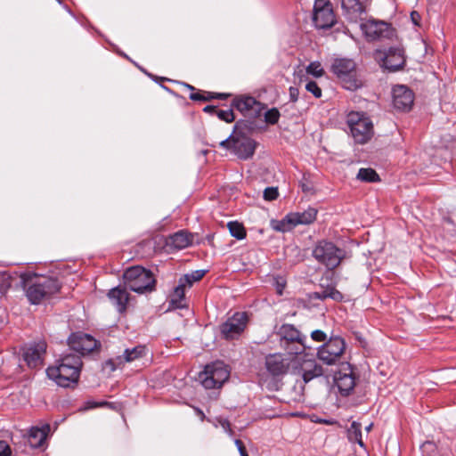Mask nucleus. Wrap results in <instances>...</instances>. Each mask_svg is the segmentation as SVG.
<instances>
[{"label": "nucleus", "instance_id": "nucleus-31", "mask_svg": "<svg viewBox=\"0 0 456 456\" xmlns=\"http://www.w3.org/2000/svg\"><path fill=\"white\" fill-rule=\"evenodd\" d=\"M229 232L232 237L237 240H243L246 238L247 232L242 224L237 221H231L227 224Z\"/></svg>", "mask_w": 456, "mask_h": 456}, {"label": "nucleus", "instance_id": "nucleus-46", "mask_svg": "<svg viewBox=\"0 0 456 456\" xmlns=\"http://www.w3.org/2000/svg\"><path fill=\"white\" fill-rule=\"evenodd\" d=\"M313 421L316 422V423H322V424H326V425H334L337 423V421L335 419H319L317 418L316 419H313Z\"/></svg>", "mask_w": 456, "mask_h": 456}, {"label": "nucleus", "instance_id": "nucleus-15", "mask_svg": "<svg viewBox=\"0 0 456 456\" xmlns=\"http://www.w3.org/2000/svg\"><path fill=\"white\" fill-rule=\"evenodd\" d=\"M291 361L290 355L281 353L270 354L265 357V369L273 377L283 376L288 372Z\"/></svg>", "mask_w": 456, "mask_h": 456}, {"label": "nucleus", "instance_id": "nucleus-25", "mask_svg": "<svg viewBox=\"0 0 456 456\" xmlns=\"http://www.w3.org/2000/svg\"><path fill=\"white\" fill-rule=\"evenodd\" d=\"M279 335L281 341L297 342L301 346V351L305 350L304 345L305 337L301 335L300 331L292 324H283L279 330Z\"/></svg>", "mask_w": 456, "mask_h": 456}, {"label": "nucleus", "instance_id": "nucleus-7", "mask_svg": "<svg viewBox=\"0 0 456 456\" xmlns=\"http://www.w3.org/2000/svg\"><path fill=\"white\" fill-rule=\"evenodd\" d=\"M345 255L344 249L325 240L318 241L313 249L314 259L330 270L338 267Z\"/></svg>", "mask_w": 456, "mask_h": 456}, {"label": "nucleus", "instance_id": "nucleus-37", "mask_svg": "<svg viewBox=\"0 0 456 456\" xmlns=\"http://www.w3.org/2000/svg\"><path fill=\"white\" fill-rule=\"evenodd\" d=\"M305 89L307 92L313 94V95L315 98H321L322 97V89L318 86V84L315 81H308L305 85Z\"/></svg>", "mask_w": 456, "mask_h": 456}, {"label": "nucleus", "instance_id": "nucleus-38", "mask_svg": "<svg viewBox=\"0 0 456 456\" xmlns=\"http://www.w3.org/2000/svg\"><path fill=\"white\" fill-rule=\"evenodd\" d=\"M191 101L208 102L214 99V93L205 92V94L200 93H191L190 94Z\"/></svg>", "mask_w": 456, "mask_h": 456}, {"label": "nucleus", "instance_id": "nucleus-32", "mask_svg": "<svg viewBox=\"0 0 456 456\" xmlns=\"http://www.w3.org/2000/svg\"><path fill=\"white\" fill-rule=\"evenodd\" d=\"M356 177L357 179L367 183H374L379 181V175L372 168H360Z\"/></svg>", "mask_w": 456, "mask_h": 456}, {"label": "nucleus", "instance_id": "nucleus-44", "mask_svg": "<svg viewBox=\"0 0 456 456\" xmlns=\"http://www.w3.org/2000/svg\"><path fill=\"white\" fill-rule=\"evenodd\" d=\"M289 100H290V102H296L298 100V96H299L298 89L297 87L290 86L289 88Z\"/></svg>", "mask_w": 456, "mask_h": 456}, {"label": "nucleus", "instance_id": "nucleus-43", "mask_svg": "<svg viewBox=\"0 0 456 456\" xmlns=\"http://www.w3.org/2000/svg\"><path fill=\"white\" fill-rule=\"evenodd\" d=\"M274 285H275L277 293L279 295H281L282 292H283V289H284V288L286 286L285 281L282 278H281V277L276 278Z\"/></svg>", "mask_w": 456, "mask_h": 456}, {"label": "nucleus", "instance_id": "nucleus-36", "mask_svg": "<svg viewBox=\"0 0 456 456\" xmlns=\"http://www.w3.org/2000/svg\"><path fill=\"white\" fill-rule=\"evenodd\" d=\"M280 116L281 115H280L278 109L272 108V109L268 110L267 111H265V121L267 124L275 125L276 123H278Z\"/></svg>", "mask_w": 456, "mask_h": 456}, {"label": "nucleus", "instance_id": "nucleus-41", "mask_svg": "<svg viewBox=\"0 0 456 456\" xmlns=\"http://www.w3.org/2000/svg\"><path fill=\"white\" fill-rule=\"evenodd\" d=\"M311 338L316 342H324L327 338V335L321 330L312 331Z\"/></svg>", "mask_w": 456, "mask_h": 456}, {"label": "nucleus", "instance_id": "nucleus-50", "mask_svg": "<svg viewBox=\"0 0 456 456\" xmlns=\"http://www.w3.org/2000/svg\"><path fill=\"white\" fill-rule=\"evenodd\" d=\"M195 411H196L197 415L200 418L201 420L205 419V414L200 409L195 408Z\"/></svg>", "mask_w": 456, "mask_h": 456}, {"label": "nucleus", "instance_id": "nucleus-42", "mask_svg": "<svg viewBox=\"0 0 456 456\" xmlns=\"http://www.w3.org/2000/svg\"><path fill=\"white\" fill-rule=\"evenodd\" d=\"M12 449L7 442L0 440V456H11Z\"/></svg>", "mask_w": 456, "mask_h": 456}, {"label": "nucleus", "instance_id": "nucleus-12", "mask_svg": "<svg viewBox=\"0 0 456 456\" xmlns=\"http://www.w3.org/2000/svg\"><path fill=\"white\" fill-rule=\"evenodd\" d=\"M316 216L317 210L314 208H309L303 212L289 213L275 226V229L284 232L297 224H309L316 219Z\"/></svg>", "mask_w": 456, "mask_h": 456}, {"label": "nucleus", "instance_id": "nucleus-39", "mask_svg": "<svg viewBox=\"0 0 456 456\" xmlns=\"http://www.w3.org/2000/svg\"><path fill=\"white\" fill-rule=\"evenodd\" d=\"M217 421L219 423V425L222 427V428L224 429V431L229 436H233L234 435V432L233 430L231 428V423L229 422L228 419H223V418H219L217 419Z\"/></svg>", "mask_w": 456, "mask_h": 456}, {"label": "nucleus", "instance_id": "nucleus-17", "mask_svg": "<svg viewBox=\"0 0 456 456\" xmlns=\"http://www.w3.org/2000/svg\"><path fill=\"white\" fill-rule=\"evenodd\" d=\"M393 106L400 111H409L414 102L413 92L403 85H397L392 90Z\"/></svg>", "mask_w": 456, "mask_h": 456}, {"label": "nucleus", "instance_id": "nucleus-21", "mask_svg": "<svg viewBox=\"0 0 456 456\" xmlns=\"http://www.w3.org/2000/svg\"><path fill=\"white\" fill-rule=\"evenodd\" d=\"M365 3L366 0H341L344 14L349 20L357 22L366 12Z\"/></svg>", "mask_w": 456, "mask_h": 456}, {"label": "nucleus", "instance_id": "nucleus-30", "mask_svg": "<svg viewBox=\"0 0 456 456\" xmlns=\"http://www.w3.org/2000/svg\"><path fill=\"white\" fill-rule=\"evenodd\" d=\"M347 438L351 443H357L361 447H365L362 438V425L359 422L353 421L347 429Z\"/></svg>", "mask_w": 456, "mask_h": 456}, {"label": "nucleus", "instance_id": "nucleus-10", "mask_svg": "<svg viewBox=\"0 0 456 456\" xmlns=\"http://www.w3.org/2000/svg\"><path fill=\"white\" fill-rule=\"evenodd\" d=\"M248 317L245 312H236L219 327L222 337L226 340L237 339L245 330Z\"/></svg>", "mask_w": 456, "mask_h": 456}, {"label": "nucleus", "instance_id": "nucleus-53", "mask_svg": "<svg viewBox=\"0 0 456 456\" xmlns=\"http://www.w3.org/2000/svg\"><path fill=\"white\" fill-rule=\"evenodd\" d=\"M372 428V423H370L369 426L365 428L366 431L369 432Z\"/></svg>", "mask_w": 456, "mask_h": 456}, {"label": "nucleus", "instance_id": "nucleus-13", "mask_svg": "<svg viewBox=\"0 0 456 456\" xmlns=\"http://www.w3.org/2000/svg\"><path fill=\"white\" fill-rule=\"evenodd\" d=\"M68 344L71 350L80 355L88 354L100 346L93 336L80 331L72 333L68 338Z\"/></svg>", "mask_w": 456, "mask_h": 456}, {"label": "nucleus", "instance_id": "nucleus-29", "mask_svg": "<svg viewBox=\"0 0 456 456\" xmlns=\"http://www.w3.org/2000/svg\"><path fill=\"white\" fill-rule=\"evenodd\" d=\"M312 297L320 300L331 298L337 302L343 300L342 293L332 286L322 289L321 291L314 292Z\"/></svg>", "mask_w": 456, "mask_h": 456}, {"label": "nucleus", "instance_id": "nucleus-52", "mask_svg": "<svg viewBox=\"0 0 456 456\" xmlns=\"http://www.w3.org/2000/svg\"><path fill=\"white\" fill-rule=\"evenodd\" d=\"M184 86H185L189 90H191V91H194V90H195L194 86H191V85H189V84H184Z\"/></svg>", "mask_w": 456, "mask_h": 456}, {"label": "nucleus", "instance_id": "nucleus-23", "mask_svg": "<svg viewBox=\"0 0 456 456\" xmlns=\"http://www.w3.org/2000/svg\"><path fill=\"white\" fill-rule=\"evenodd\" d=\"M405 59L403 52L399 48H390L383 59V67L389 71H396L403 68Z\"/></svg>", "mask_w": 456, "mask_h": 456}, {"label": "nucleus", "instance_id": "nucleus-8", "mask_svg": "<svg viewBox=\"0 0 456 456\" xmlns=\"http://www.w3.org/2000/svg\"><path fill=\"white\" fill-rule=\"evenodd\" d=\"M230 377V371L223 362H215L206 365L199 374V380L206 389L221 387Z\"/></svg>", "mask_w": 456, "mask_h": 456}, {"label": "nucleus", "instance_id": "nucleus-11", "mask_svg": "<svg viewBox=\"0 0 456 456\" xmlns=\"http://www.w3.org/2000/svg\"><path fill=\"white\" fill-rule=\"evenodd\" d=\"M313 21L317 28L322 29L331 28L335 24V14L329 0H315Z\"/></svg>", "mask_w": 456, "mask_h": 456}, {"label": "nucleus", "instance_id": "nucleus-4", "mask_svg": "<svg viewBox=\"0 0 456 456\" xmlns=\"http://www.w3.org/2000/svg\"><path fill=\"white\" fill-rule=\"evenodd\" d=\"M238 123L234 126L233 133L220 142V146L232 151L239 159H250L256 150V142L245 133L239 131Z\"/></svg>", "mask_w": 456, "mask_h": 456}, {"label": "nucleus", "instance_id": "nucleus-16", "mask_svg": "<svg viewBox=\"0 0 456 456\" xmlns=\"http://www.w3.org/2000/svg\"><path fill=\"white\" fill-rule=\"evenodd\" d=\"M232 107L238 110L245 117L256 118L260 116L265 105L252 96H240L233 99Z\"/></svg>", "mask_w": 456, "mask_h": 456}, {"label": "nucleus", "instance_id": "nucleus-35", "mask_svg": "<svg viewBox=\"0 0 456 456\" xmlns=\"http://www.w3.org/2000/svg\"><path fill=\"white\" fill-rule=\"evenodd\" d=\"M307 74H311L315 77H321L324 74V70L319 61H313L306 67Z\"/></svg>", "mask_w": 456, "mask_h": 456}, {"label": "nucleus", "instance_id": "nucleus-2", "mask_svg": "<svg viewBox=\"0 0 456 456\" xmlns=\"http://www.w3.org/2000/svg\"><path fill=\"white\" fill-rule=\"evenodd\" d=\"M82 365L80 355L67 354L62 355L55 365L49 366L46 374L58 386L69 387L72 384L77 383Z\"/></svg>", "mask_w": 456, "mask_h": 456}, {"label": "nucleus", "instance_id": "nucleus-14", "mask_svg": "<svg viewBox=\"0 0 456 456\" xmlns=\"http://www.w3.org/2000/svg\"><path fill=\"white\" fill-rule=\"evenodd\" d=\"M296 370L301 375L305 383H308L312 379L321 377L323 374L322 367L318 364L315 359L306 358L305 355H298L296 357Z\"/></svg>", "mask_w": 456, "mask_h": 456}, {"label": "nucleus", "instance_id": "nucleus-48", "mask_svg": "<svg viewBox=\"0 0 456 456\" xmlns=\"http://www.w3.org/2000/svg\"><path fill=\"white\" fill-rule=\"evenodd\" d=\"M234 444H235L239 452H241L242 451L246 450L243 443L240 439H235Z\"/></svg>", "mask_w": 456, "mask_h": 456}, {"label": "nucleus", "instance_id": "nucleus-18", "mask_svg": "<svg viewBox=\"0 0 456 456\" xmlns=\"http://www.w3.org/2000/svg\"><path fill=\"white\" fill-rule=\"evenodd\" d=\"M361 30L368 41L388 37L391 34L388 23L384 21L368 20L361 24Z\"/></svg>", "mask_w": 456, "mask_h": 456}, {"label": "nucleus", "instance_id": "nucleus-40", "mask_svg": "<svg viewBox=\"0 0 456 456\" xmlns=\"http://www.w3.org/2000/svg\"><path fill=\"white\" fill-rule=\"evenodd\" d=\"M278 190L274 187H268L264 191V199L265 200H273L278 197Z\"/></svg>", "mask_w": 456, "mask_h": 456}, {"label": "nucleus", "instance_id": "nucleus-51", "mask_svg": "<svg viewBox=\"0 0 456 456\" xmlns=\"http://www.w3.org/2000/svg\"><path fill=\"white\" fill-rule=\"evenodd\" d=\"M434 444L430 443V442H427L423 444V448H426V447H434Z\"/></svg>", "mask_w": 456, "mask_h": 456}, {"label": "nucleus", "instance_id": "nucleus-6", "mask_svg": "<svg viewBox=\"0 0 456 456\" xmlns=\"http://www.w3.org/2000/svg\"><path fill=\"white\" fill-rule=\"evenodd\" d=\"M346 123L355 142L363 144L371 138L373 124L364 112H349L346 116Z\"/></svg>", "mask_w": 456, "mask_h": 456}, {"label": "nucleus", "instance_id": "nucleus-55", "mask_svg": "<svg viewBox=\"0 0 456 456\" xmlns=\"http://www.w3.org/2000/svg\"><path fill=\"white\" fill-rule=\"evenodd\" d=\"M303 191H307V186L303 185Z\"/></svg>", "mask_w": 456, "mask_h": 456}, {"label": "nucleus", "instance_id": "nucleus-22", "mask_svg": "<svg viewBox=\"0 0 456 456\" xmlns=\"http://www.w3.org/2000/svg\"><path fill=\"white\" fill-rule=\"evenodd\" d=\"M144 352L145 346H137L131 349L127 348L125 350L123 355L118 356L116 359H110L105 364L111 371H114L118 365L141 358L144 354Z\"/></svg>", "mask_w": 456, "mask_h": 456}, {"label": "nucleus", "instance_id": "nucleus-9", "mask_svg": "<svg viewBox=\"0 0 456 456\" xmlns=\"http://www.w3.org/2000/svg\"><path fill=\"white\" fill-rule=\"evenodd\" d=\"M346 350V342L340 337H332L317 351V356L320 361L327 365H334L341 361Z\"/></svg>", "mask_w": 456, "mask_h": 456}, {"label": "nucleus", "instance_id": "nucleus-47", "mask_svg": "<svg viewBox=\"0 0 456 456\" xmlns=\"http://www.w3.org/2000/svg\"><path fill=\"white\" fill-rule=\"evenodd\" d=\"M216 110H217V108L216 106H213V105H207L203 109L204 112L208 113L210 115H216Z\"/></svg>", "mask_w": 456, "mask_h": 456}, {"label": "nucleus", "instance_id": "nucleus-19", "mask_svg": "<svg viewBox=\"0 0 456 456\" xmlns=\"http://www.w3.org/2000/svg\"><path fill=\"white\" fill-rule=\"evenodd\" d=\"M46 350V343L39 341L27 347L23 353L24 361L30 368H37L43 363V355Z\"/></svg>", "mask_w": 456, "mask_h": 456}, {"label": "nucleus", "instance_id": "nucleus-49", "mask_svg": "<svg viewBox=\"0 0 456 456\" xmlns=\"http://www.w3.org/2000/svg\"><path fill=\"white\" fill-rule=\"evenodd\" d=\"M228 97H229L228 94H224V93L214 94V99L225 100Z\"/></svg>", "mask_w": 456, "mask_h": 456}, {"label": "nucleus", "instance_id": "nucleus-33", "mask_svg": "<svg viewBox=\"0 0 456 456\" xmlns=\"http://www.w3.org/2000/svg\"><path fill=\"white\" fill-rule=\"evenodd\" d=\"M206 274L205 270H196L191 272V273L184 274L183 277L180 278V281H183L185 283V286L191 287L193 282L200 281L204 275Z\"/></svg>", "mask_w": 456, "mask_h": 456}, {"label": "nucleus", "instance_id": "nucleus-34", "mask_svg": "<svg viewBox=\"0 0 456 456\" xmlns=\"http://www.w3.org/2000/svg\"><path fill=\"white\" fill-rule=\"evenodd\" d=\"M220 120L231 123L235 119L232 109L219 110L217 109L216 115Z\"/></svg>", "mask_w": 456, "mask_h": 456}, {"label": "nucleus", "instance_id": "nucleus-27", "mask_svg": "<svg viewBox=\"0 0 456 456\" xmlns=\"http://www.w3.org/2000/svg\"><path fill=\"white\" fill-rule=\"evenodd\" d=\"M49 430V425H45L42 428L32 427L29 430L28 438L30 446L33 448H39L42 446L46 439Z\"/></svg>", "mask_w": 456, "mask_h": 456}, {"label": "nucleus", "instance_id": "nucleus-5", "mask_svg": "<svg viewBox=\"0 0 456 456\" xmlns=\"http://www.w3.org/2000/svg\"><path fill=\"white\" fill-rule=\"evenodd\" d=\"M330 69L344 88L354 91L362 86L361 80L357 77L355 62L352 59H335Z\"/></svg>", "mask_w": 456, "mask_h": 456}, {"label": "nucleus", "instance_id": "nucleus-1", "mask_svg": "<svg viewBox=\"0 0 456 456\" xmlns=\"http://www.w3.org/2000/svg\"><path fill=\"white\" fill-rule=\"evenodd\" d=\"M20 279L25 295L32 305L49 299L61 289V283L54 277L24 272L20 274Z\"/></svg>", "mask_w": 456, "mask_h": 456}, {"label": "nucleus", "instance_id": "nucleus-26", "mask_svg": "<svg viewBox=\"0 0 456 456\" xmlns=\"http://www.w3.org/2000/svg\"><path fill=\"white\" fill-rule=\"evenodd\" d=\"M192 243V235L184 231H179L168 237L167 245L176 249H183Z\"/></svg>", "mask_w": 456, "mask_h": 456}, {"label": "nucleus", "instance_id": "nucleus-28", "mask_svg": "<svg viewBox=\"0 0 456 456\" xmlns=\"http://www.w3.org/2000/svg\"><path fill=\"white\" fill-rule=\"evenodd\" d=\"M184 288L185 283L179 281V284L175 288L169 301V305L173 308L182 309L186 307Z\"/></svg>", "mask_w": 456, "mask_h": 456}, {"label": "nucleus", "instance_id": "nucleus-24", "mask_svg": "<svg viewBox=\"0 0 456 456\" xmlns=\"http://www.w3.org/2000/svg\"><path fill=\"white\" fill-rule=\"evenodd\" d=\"M108 297L119 313H124L126 310L129 301V293L126 291V287L121 288L118 286L111 289L108 293Z\"/></svg>", "mask_w": 456, "mask_h": 456}, {"label": "nucleus", "instance_id": "nucleus-3", "mask_svg": "<svg viewBox=\"0 0 456 456\" xmlns=\"http://www.w3.org/2000/svg\"><path fill=\"white\" fill-rule=\"evenodd\" d=\"M125 286L139 294L155 290L156 280L150 270L136 265L126 269L123 274Z\"/></svg>", "mask_w": 456, "mask_h": 456}, {"label": "nucleus", "instance_id": "nucleus-20", "mask_svg": "<svg viewBox=\"0 0 456 456\" xmlns=\"http://www.w3.org/2000/svg\"><path fill=\"white\" fill-rule=\"evenodd\" d=\"M334 380L339 393L344 396L348 395L354 390L355 386V377L354 376L351 366L348 365L345 371H338L335 374Z\"/></svg>", "mask_w": 456, "mask_h": 456}, {"label": "nucleus", "instance_id": "nucleus-54", "mask_svg": "<svg viewBox=\"0 0 456 456\" xmlns=\"http://www.w3.org/2000/svg\"><path fill=\"white\" fill-rule=\"evenodd\" d=\"M240 456H248V452H247V451H246V450H245V451H242L241 452H240Z\"/></svg>", "mask_w": 456, "mask_h": 456}, {"label": "nucleus", "instance_id": "nucleus-45", "mask_svg": "<svg viewBox=\"0 0 456 456\" xmlns=\"http://www.w3.org/2000/svg\"><path fill=\"white\" fill-rule=\"evenodd\" d=\"M411 20L415 26H419L420 20H421V16L418 12L412 11L411 12Z\"/></svg>", "mask_w": 456, "mask_h": 456}]
</instances>
